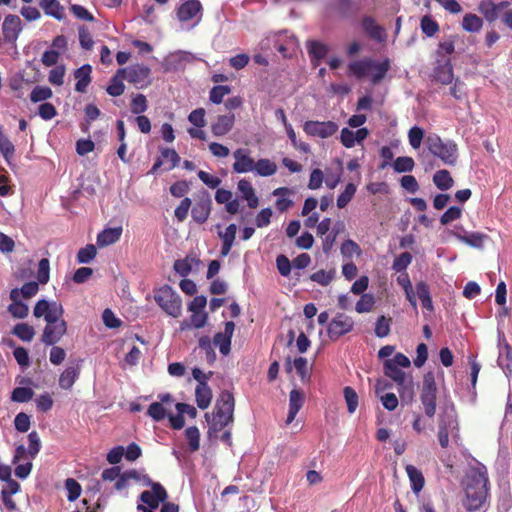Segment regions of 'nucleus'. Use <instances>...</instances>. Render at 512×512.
Returning <instances> with one entry per match:
<instances>
[{
	"label": "nucleus",
	"mask_w": 512,
	"mask_h": 512,
	"mask_svg": "<svg viewBox=\"0 0 512 512\" xmlns=\"http://www.w3.org/2000/svg\"><path fill=\"white\" fill-rule=\"evenodd\" d=\"M235 330L233 321L225 322L224 332H218L214 335L213 344L219 348L222 355L227 356L231 351V340Z\"/></svg>",
	"instance_id": "obj_17"
},
{
	"label": "nucleus",
	"mask_w": 512,
	"mask_h": 512,
	"mask_svg": "<svg viewBox=\"0 0 512 512\" xmlns=\"http://www.w3.org/2000/svg\"><path fill=\"white\" fill-rule=\"evenodd\" d=\"M202 5L199 0H186L177 8V18L182 29L190 30L201 21Z\"/></svg>",
	"instance_id": "obj_8"
},
{
	"label": "nucleus",
	"mask_w": 512,
	"mask_h": 512,
	"mask_svg": "<svg viewBox=\"0 0 512 512\" xmlns=\"http://www.w3.org/2000/svg\"><path fill=\"white\" fill-rule=\"evenodd\" d=\"M436 394L435 376L432 372H427L423 377L420 401L426 416L429 418H432L436 413Z\"/></svg>",
	"instance_id": "obj_9"
},
{
	"label": "nucleus",
	"mask_w": 512,
	"mask_h": 512,
	"mask_svg": "<svg viewBox=\"0 0 512 512\" xmlns=\"http://www.w3.org/2000/svg\"><path fill=\"white\" fill-rule=\"evenodd\" d=\"M354 327L353 319L343 313H338L328 324L327 334L333 341L351 332Z\"/></svg>",
	"instance_id": "obj_13"
},
{
	"label": "nucleus",
	"mask_w": 512,
	"mask_h": 512,
	"mask_svg": "<svg viewBox=\"0 0 512 512\" xmlns=\"http://www.w3.org/2000/svg\"><path fill=\"white\" fill-rule=\"evenodd\" d=\"M0 152L3 158L9 163L14 157L15 147L10 139L3 133L0 128Z\"/></svg>",
	"instance_id": "obj_42"
},
{
	"label": "nucleus",
	"mask_w": 512,
	"mask_h": 512,
	"mask_svg": "<svg viewBox=\"0 0 512 512\" xmlns=\"http://www.w3.org/2000/svg\"><path fill=\"white\" fill-rule=\"evenodd\" d=\"M421 29L422 32L428 37H432L439 30V26L435 20H433L429 16H424L421 19Z\"/></svg>",
	"instance_id": "obj_64"
},
{
	"label": "nucleus",
	"mask_w": 512,
	"mask_h": 512,
	"mask_svg": "<svg viewBox=\"0 0 512 512\" xmlns=\"http://www.w3.org/2000/svg\"><path fill=\"white\" fill-rule=\"evenodd\" d=\"M39 5L46 15L57 20H62L64 18V8L57 0H41Z\"/></svg>",
	"instance_id": "obj_34"
},
{
	"label": "nucleus",
	"mask_w": 512,
	"mask_h": 512,
	"mask_svg": "<svg viewBox=\"0 0 512 512\" xmlns=\"http://www.w3.org/2000/svg\"><path fill=\"white\" fill-rule=\"evenodd\" d=\"M237 226L234 223L229 224L224 231H218V236L221 239V250L220 255L222 257H226L235 242L236 239Z\"/></svg>",
	"instance_id": "obj_23"
},
{
	"label": "nucleus",
	"mask_w": 512,
	"mask_h": 512,
	"mask_svg": "<svg viewBox=\"0 0 512 512\" xmlns=\"http://www.w3.org/2000/svg\"><path fill=\"white\" fill-rule=\"evenodd\" d=\"M466 478L463 506L467 511L475 512L484 508L489 498L487 468L482 464H477L469 470Z\"/></svg>",
	"instance_id": "obj_2"
},
{
	"label": "nucleus",
	"mask_w": 512,
	"mask_h": 512,
	"mask_svg": "<svg viewBox=\"0 0 512 512\" xmlns=\"http://www.w3.org/2000/svg\"><path fill=\"white\" fill-rule=\"evenodd\" d=\"M34 396V391L29 387H17L11 394V400L17 403H26Z\"/></svg>",
	"instance_id": "obj_47"
},
{
	"label": "nucleus",
	"mask_w": 512,
	"mask_h": 512,
	"mask_svg": "<svg viewBox=\"0 0 512 512\" xmlns=\"http://www.w3.org/2000/svg\"><path fill=\"white\" fill-rule=\"evenodd\" d=\"M148 109V102L146 96L143 94H136L131 100V112L135 115H142Z\"/></svg>",
	"instance_id": "obj_54"
},
{
	"label": "nucleus",
	"mask_w": 512,
	"mask_h": 512,
	"mask_svg": "<svg viewBox=\"0 0 512 512\" xmlns=\"http://www.w3.org/2000/svg\"><path fill=\"white\" fill-rule=\"evenodd\" d=\"M427 148L432 155L441 159L447 165H454L458 157L457 145L452 141H442L437 135L429 136Z\"/></svg>",
	"instance_id": "obj_7"
},
{
	"label": "nucleus",
	"mask_w": 512,
	"mask_h": 512,
	"mask_svg": "<svg viewBox=\"0 0 512 512\" xmlns=\"http://www.w3.org/2000/svg\"><path fill=\"white\" fill-rule=\"evenodd\" d=\"M185 436L189 444L191 452H195L200 447V432L196 426L188 427L185 431Z\"/></svg>",
	"instance_id": "obj_50"
},
{
	"label": "nucleus",
	"mask_w": 512,
	"mask_h": 512,
	"mask_svg": "<svg viewBox=\"0 0 512 512\" xmlns=\"http://www.w3.org/2000/svg\"><path fill=\"white\" fill-rule=\"evenodd\" d=\"M50 278V263L47 258H42L38 263L37 280L40 284H47Z\"/></svg>",
	"instance_id": "obj_59"
},
{
	"label": "nucleus",
	"mask_w": 512,
	"mask_h": 512,
	"mask_svg": "<svg viewBox=\"0 0 512 512\" xmlns=\"http://www.w3.org/2000/svg\"><path fill=\"white\" fill-rule=\"evenodd\" d=\"M335 271H325V270H319L311 275V280L322 285L327 286L334 278Z\"/></svg>",
	"instance_id": "obj_63"
},
{
	"label": "nucleus",
	"mask_w": 512,
	"mask_h": 512,
	"mask_svg": "<svg viewBox=\"0 0 512 512\" xmlns=\"http://www.w3.org/2000/svg\"><path fill=\"white\" fill-rule=\"evenodd\" d=\"M412 255L409 252H403L398 257L395 258L392 264V270L400 273L406 271L408 266L412 262Z\"/></svg>",
	"instance_id": "obj_53"
},
{
	"label": "nucleus",
	"mask_w": 512,
	"mask_h": 512,
	"mask_svg": "<svg viewBox=\"0 0 512 512\" xmlns=\"http://www.w3.org/2000/svg\"><path fill=\"white\" fill-rule=\"evenodd\" d=\"M308 51L312 59H323L328 53V47L318 41L308 42Z\"/></svg>",
	"instance_id": "obj_49"
},
{
	"label": "nucleus",
	"mask_w": 512,
	"mask_h": 512,
	"mask_svg": "<svg viewBox=\"0 0 512 512\" xmlns=\"http://www.w3.org/2000/svg\"><path fill=\"white\" fill-rule=\"evenodd\" d=\"M357 191V187L353 183H348L345 189L337 197V207L342 209L345 208L354 197Z\"/></svg>",
	"instance_id": "obj_44"
},
{
	"label": "nucleus",
	"mask_w": 512,
	"mask_h": 512,
	"mask_svg": "<svg viewBox=\"0 0 512 512\" xmlns=\"http://www.w3.org/2000/svg\"><path fill=\"white\" fill-rule=\"evenodd\" d=\"M231 92V88L228 85H217L214 86L209 93V100L214 104H220L223 98Z\"/></svg>",
	"instance_id": "obj_51"
},
{
	"label": "nucleus",
	"mask_w": 512,
	"mask_h": 512,
	"mask_svg": "<svg viewBox=\"0 0 512 512\" xmlns=\"http://www.w3.org/2000/svg\"><path fill=\"white\" fill-rule=\"evenodd\" d=\"M167 497L165 488L160 483H154L151 490H145L140 494L141 504H138V510L156 512L160 503L165 502Z\"/></svg>",
	"instance_id": "obj_10"
},
{
	"label": "nucleus",
	"mask_w": 512,
	"mask_h": 512,
	"mask_svg": "<svg viewBox=\"0 0 512 512\" xmlns=\"http://www.w3.org/2000/svg\"><path fill=\"white\" fill-rule=\"evenodd\" d=\"M433 183L440 190H448L453 186V179L447 170H439L433 176Z\"/></svg>",
	"instance_id": "obj_39"
},
{
	"label": "nucleus",
	"mask_w": 512,
	"mask_h": 512,
	"mask_svg": "<svg viewBox=\"0 0 512 512\" xmlns=\"http://www.w3.org/2000/svg\"><path fill=\"white\" fill-rule=\"evenodd\" d=\"M508 6L505 1L495 3L492 0H482L478 4V11L488 22H494L499 17V13Z\"/></svg>",
	"instance_id": "obj_21"
},
{
	"label": "nucleus",
	"mask_w": 512,
	"mask_h": 512,
	"mask_svg": "<svg viewBox=\"0 0 512 512\" xmlns=\"http://www.w3.org/2000/svg\"><path fill=\"white\" fill-rule=\"evenodd\" d=\"M277 172V165L268 158H260L256 161L253 173L261 177H270Z\"/></svg>",
	"instance_id": "obj_32"
},
{
	"label": "nucleus",
	"mask_w": 512,
	"mask_h": 512,
	"mask_svg": "<svg viewBox=\"0 0 512 512\" xmlns=\"http://www.w3.org/2000/svg\"><path fill=\"white\" fill-rule=\"evenodd\" d=\"M119 75L120 74L117 72L116 75L112 77L110 84L106 89L107 93L113 97L122 95L125 90V85Z\"/></svg>",
	"instance_id": "obj_57"
},
{
	"label": "nucleus",
	"mask_w": 512,
	"mask_h": 512,
	"mask_svg": "<svg viewBox=\"0 0 512 512\" xmlns=\"http://www.w3.org/2000/svg\"><path fill=\"white\" fill-rule=\"evenodd\" d=\"M154 300L169 316L177 318L181 315V297L171 286L164 285L156 289L154 291Z\"/></svg>",
	"instance_id": "obj_6"
},
{
	"label": "nucleus",
	"mask_w": 512,
	"mask_h": 512,
	"mask_svg": "<svg viewBox=\"0 0 512 512\" xmlns=\"http://www.w3.org/2000/svg\"><path fill=\"white\" fill-rule=\"evenodd\" d=\"M390 68L388 59L383 61L364 58L353 61L348 65V75L357 79L368 78L372 84H378Z\"/></svg>",
	"instance_id": "obj_4"
},
{
	"label": "nucleus",
	"mask_w": 512,
	"mask_h": 512,
	"mask_svg": "<svg viewBox=\"0 0 512 512\" xmlns=\"http://www.w3.org/2000/svg\"><path fill=\"white\" fill-rule=\"evenodd\" d=\"M233 171L238 174H245L254 171L256 161L251 157L248 148H238L233 152Z\"/></svg>",
	"instance_id": "obj_15"
},
{
	"label": "nucleus",
	"mask_w": 512,
	"mask_h": 512,
	"mask_svg": "<svg viewBox=\"0 0 512 512\" xmlns=\"http://www.w3.org/2000/svg\"><path fill=\"white\" fill-rule=\"evenodd\" d=\"M486 238L487 235L480 232H465V235L461 236L460 242L470 247L480 249L483 247Z\"/></svg>",
	"instance_id": "obj_37"
},
{
	"label": "nucleus",
	"mask_w": 512,
	"mask_h": 512,
	"mask_svg": "<svg viewBox=\"0 0 512 512\" xmlns=\"http://www.w3.org/2000/svg\"><path fill=\"white\" fill-rule=\"evenodd\" d=\"M28 441L29 445L27 449L24 447V445H19L16 447L12 460L13 464L20 462L22 459L30 458V460H33L39 453L41 448V441L36 431L29 433Z\"/></svg>",
	"instance_id": "obj_14"
},
{
	"label": "nucleus",
	"mask_w": 512,
	"mask_h": 512,
	"mask_svg": "<svg viewBox=\"0 0 512 512\" xmlns=\"http://www.w3.org/2000/svg\"><path fill=\"white\" fill-rule=\"evenodd\" d=\"M338 168L336 170H332L330 168H326L325 173V184L329 189H334L340 183L342 178V166L341 162H338Z\"/></svg>",
	"instance_id": "obj_41"
},
{
	"label": "nucleus",
	"mask_w": 512,
	"mask_h": 512,
	"mask_svg": "<svg viewBox=\"0 0 512 512\" xmlns=\"http://www.w3.org/2000/svg\"><path fill=\"white\" fill-rule=\"evenodd\" d=\"M235 123L234 114L219 115L215 122L211 125L214 136L221 137L231 131Z\"/></svg>",
	"instance_id": "obj_24"
},
{
	"label": "nucleus",
	"mask_w": 512,
	"mask_h": 512,
	"mask_svg": "<svg viewBox=\"0 0 512 512\" xmlns=\"http://www.w3.org/2000/svg\"><path fill=\"white\" fill-rule=\"evenodd\" d=\"M122 234V227L106 228L97 236V245L105 247L116 243Z\"/></svg>",
	"instance_id": "obj_30"
},
{
	"label": "nucleus",
	"mask_w": 512,
	"mask_h": 512,
	"mask_svg": "<svg viewBox=\"0 0 512 512\" xmlns=\"http://www.w3.org/2000/svg\"><path fill=\"white\" fill-rule=\"evenodd\" d=\"M2 31L6 42H16L22 31V21L20 17L13 14L6 16L2 24Z\"/></svg>",
	"instance_id": "obj_18"
},
{
	"label": "nucleus",
	"mask_w": 512,
	"mask_h": 512,
	"mask_svg": "<svg viewBox=\"0 0 512 512\" xmlns=\"http://www.w3.org/2000/svg\"><path fill=\"white\" fill-rule=\"evenodd\" d=\"M91 72L92 67L89 64H84L74 71V77L77 80L75 90L77 92H86L88 85L91 83Z\"/></svg>",
	"instance_id": "obj_27"
},
{
	"label": "nucleus",
	"mask_w": 512,
	"mask_h": 512,
	"mask_svg": "<svg viewBox=\"0 0 512 512\" xmlns=\"http://www.w3.org/2000/svg\"><path fill=\"white\" fill-rule=\"evenodd\" d=\"M415 162L413 158L408 156H401L395 159L393 169L397 173L411 172L414 169Z\"/></svg>",
	"instance_id": "obj_46"
},
{
	"label": "nucleus",
	"mask_w": 512,
	"mask_h": 512,
	"mask_svg": "<svg viewBox=\"0 0 512 512\" xmlns=\"http://www.w3.org/2000/svg\"><path fill=\"white\" fill-rule=\"evenodd\" d=\"M364 31L374 40L382 42L386 38L384 29L378 25L375 20L369 16L364 17L362 21Z\"/></svg>",
	"instance_id": "obj_29"
},
{
	"label": "nucleus",
	"mask_w": 512,
	"mask_h": 512,
	"mask_svg": "<svg viewBox=\"0 0 512 512\" xmlns=\"http://www.w3.org/2000/svg\"><path fill=\"white\" fill-rule=\"evenodd\" d=\"M118 74H122L123 78L137 88H143L150 83L149 77L151 69L143 64H135L124 69H119Z\"/></svg>",
	"instance_id": "obj_11"
},
{
	"label": "nucleus",
	"mask_w": 512,
	"mask_h": 512,
	"mask_svg": "<svg viewBox=\"0 0 512 512\" xmlns=\"http://www.w3.org/2000/svg\"><path fill=\"white\" fill-rule=\"evenodd\" d=\"M483 27V20L476 14L468 13L462 20V28L470 33H477Z\"/></svg>",
	"instance_id": "obj_36"
},
{
	"label": "nucleus",
	"mask_w": 512,
	"mask_h": 512,
	"mask_svg": "<svg viewBox=\"0 0 512 512\" xmlns=\"http://www.w3.org/2000/svg\"><path fill=\"white\" fill-rule=\"evenodd\" d=\"M66 68L64 65H57L50 70L48 81L54 86H61L64 83Z\"/></svg>",
	"instance_id": "obj_56"
},
{
	"label": "nucleus",
	"mask_w": 512,
	"mask_h": 512,
	"mask_svg": "<svg viewBox=\"0 0 512 512\" xmlns=\"http://www.w3.org/2000/svg\"><path fill=\"white\" fill-rule=\"evenodd\" d=\"M82 360H77L75 365L68 366L59 376V386L64 390H70L77 381L81 371Z\"/></svg>",
	"instance_id": "obj_22"
},
{
	"label": "nucleus",
	"mask_w": 512,
	"mask_h": 512,
	"mask_svg": "<svg viewBox=\"0 0 512 512\" xmlns=\"http://www.w3.org/2000/svg\"><path fill=\"white\" fill-rule=\"evenodd\" d=\"M195 398L197 406L204 410L210 406L212 400V390L208 384H202L195 388Z\"/></svg>",
	"instance_id": "obj_35"
},
{
	"label": "nucleus",
	"mask_w": 512,
	"mask_h": 512,
	"mask_svg": "<svg viewBox=\"0 0 512 512\" xmlns=\"http://www.w3.org/2000/svg\"><path fill=\"white\" fill-rule=\"evenodd\" d=\"M325 179V173L319 168L313 169L310 173L308 188L310 190H317L321 188Z\"/></svg>",
	"instance_id": "obj_62"
},
{
	"label": "nucleus",
	"mask_w": 512,
	"mask_h": 512,
	"mask_svg": "<svg viewBox=\"0 0 512 512\" xmlns=\"http://www.w3.org/2000/svg\"><path fill=\"white\" fill-rule=\"evenodd\" d=\"M65 489L67 491V499L70 502L77 500L82 491L80 484L73 478L66 479Z\"/></svg>",
	"instance_id": "obj_55"
},
{
	"label": "nucleus",
	"mask_w": 512,
	"mask_h": 512,
	"mask_svg": "<svg viewBox=\"0 0 512 512\" xmlns=\"http://www.w3.org/2000/svg\"><path fill=\"white\" fill-rule=\"evenodd\" d=\"M406 473L411 483V489L415 494H418L424 487L425 480L422 472L413 465H407Z\"/></svg>",
	"instance_id": "obj_31"
},
{
	"label": "nucleus",
	"mask_w": 512,
	"mask_h": 512,
	"mask_svg": "<svg viewBox=\"0 0 512 512\" xmlns=\"http://www.w3.org/2000/svg\"><path fill=\"white\" fill-rule=\"evenodd\" d=\"M12 333L22 341L30 342L34 335V328L26 323H18L14 326Z\"/></svg>",
	"instance_id": "obj_43"
},
{
	"label": "nucleus",
	"mask_w": 512,
	"mask_h": 512,
	"mask_svg": "<svg viewBox=\"0 0 512 512\" xmlns=\"http://www.w3.org/2000/svg\"><path fill=\"white\" fill-rule=\"evenodd\" d=\"M340 251L344 258H352L354 255L360 256L362 253L360 246L350 239L341 244Z\"/></svg>",
	"instance_id": "obj_52"
},
{
	"label": "nucleus",
	"mask_w": 512,
	"mask_h": 512,
	"mask_svg": "<svg viewBox=\"0 0 512 512\" xmlns=\"http://www.w3.org/2000/svg\"><path fill=\"white\" fill-rule=\"evenodd\" d=\"M458 432V420L455 407L452 403H445L441 407L438 424V440L442 448L449 445V436Z\"/></svg>",
	"instance_id": "obj_5"
},
{
	"label": "nucleus",
	"mask_w": 512,
	"mask_h": 512,
	"mask_svg": "<svg viewBox=\"0 0 512 512\" xmlns=\"http://www.w3.org/2000/svg\"><path fill=\"white\" fill-rule=\"evenodd\" d=\"M305 395L299 389H293L289 395V411L286 419L291 424L304 404Z\"/></svg>",
	"instance_id": "obj_25"
},
{
	"label": "nucleus",
	"mask_w": 512,
	"mask_h": 512,
	"mask_svg": "<svg viewBox=\"0 0 512 512\" xmlns=\"http://www.w3.org/2000/svg\"><path fill=\"white\" fill-rule=\"evenodd\" d=\"M52 96H53V92H52L51 88H49L47 86H36L31 91L30 100L33 103H38V102L46 101V100L50 99Z\"/></svg>",
	"instance_id": "obj_48"
},
{
	"label": "nucleus",
	"mask_w": 512,
	"mask_h": 512,
	"mask_svg": "<svg viewBox=\"0 0 512 512\" xmlns=\"http://www.w3.org/2000/svg\"><path fill=\"white\" fill-rule=\"evenodd\" d=\"M10 299L12 303L8 306L9 313L18 319H23L28 315V306L19 298L18 288H14L10 292Z\"/></svg>",
	"instance_id": "obj_26"
},
{
	"label": "nucleus",
	"mask_w": 512,
	"mask_h": 512,
	"mask_svg": "<svg viewBox=\"0 0 512 512\" xmlns=\"http://www.w3.org/2000/svg\"><path fill=\"white\" fill-rule=\"evenodd\" d=\"M212 201L208 194L200 198L191 209V216L198 224H203L211 213Z\"/></svg>",
	"instance_id": "obj_20"
},
{
	"label": "nucleus",
	"mask_w": 512,
	"mask_h": 512,
	"mask_svg": "<svg viewBox=\"0 0 512 512\" xmlns=\"http://www.w3.org/2000/svg\"><path fill=\"white\" fill-rule=\"evenodd\" d=\"M498 347H499V356L497 359V363L499 367L502 368L504 374L507 378L512 375V349L510 345L506 342L505 336L503 333H498Z\"/></svg>",
	"instance_id": "obj_16"
},
{
	"label": "nucleus",
	"mask_w": 512,
	"mask_h": 512,
	"mask_svg": "<svg viewBox=\"0 0 512 512\" xmlns=\"http://www.w3.org/2000/svg\"><path fill=\"white\" fill-rule=\"evenodd\" d=\"M147 415L154 421L159 422L166 417V409L160 402H153L147 410Z\"/></svg>",
	"instance_id": "obj_60"
},
{
	"label": "nucleus",
	"mask_w": 512,
	"mask_h": 512,
	"mask_svg": "<svg viewBox=\"0 0 512 512\" xmlns=\"http://www.w3.org/2000/svg\"><path fill=\"white\" fill-rule=\"evenodd\" d=\"M32 461L33 460H30V458H27L22 459L20 462L16 463L14 470L15 476L20 479H26L31 473L33 467Z\"/></svg>",
	"instance_id": "obj_58"
},
{
	"label": "nucleus",
	"mask_w": 512,
	"mask_h": 512,
	"mask_svg": "<svg viewBox=\"0 0 512 512\" xmlns=\"http://www.w3.org/2000/svg\"><path fill=\"white\" fill-rule=\"evenodd\" d=\"M384 374L391 378L400 388L406 390L412 386L411 379L401 370L400 367L395 366L392 362H384Z\"/></svg>",
	"instance_id": "obj_19"
},
{
	"label": "nucleus",
	"mask_w": 512,
	"mask_h": 512,
	"mask_svg": "<svg viewBox=\"0 0 512 512\" xmlns=\"http://www.w3.org/2000/svg\"><path fill=\"white\" fill-rule=\"evenodd\" d=\"M33 314L36 318L43 317L46 326L43 329L41 341L52 346L58 343L67 332V323L62 319L63 306L56 301L38 300L34 306Z\"/></svg>",
	"instance_id": "obj_1"
},
{
	"label": "nucleus",
	"mask_w": 512,
	"mask_h": 512,
	"mask_svg": "<svg viewBox=\"0 0 512 512\" xmlns=\"http://www.w3.org/2000/svg\"><path fill=\"white\" fill-rule=\"evenodd\" d=\"M199 348H201L205 354L206 359L209 363H213L216 359V353L213 349V344L208 336H202L199 339Z\"/></svg>",
	"instance_id": "obj_61"
},
{
	"label": "nucleus",
	"mask_w": 512,
	"mask_h": 512,
	"mask_svg": "<svg viewBox=\"0 0 512 512\" xmlns=\"http://www.w3.org/2000/svg\"><path fill=\"white\" fill-rule=\"evenodd\" d=\"M416 293L421 300L422 306L429 311L433 310V303L430 296L429 286L425 282H419L416 285Z\"/></svg>",
	"instance_id": "obj_40"
},
{
	"label": "nucleus",
	"mask_w": 512,
	"mask_h": 512,
	"mask_svg": "<svg viewBox=\"0 0 512 512\" xmlns=\"http://www.w3.org/2000/svg\"><path fill=\"white\" fill-rule=\"evenodd\" d=\"M289 193H291V191L287 187H279L273 191V195L278 197V199L276 200V203H275L278 211L284 212L292 206V204H293L292 200L283 197Z\"/></svg>",
	"instance_id": "obj_38"
},
{
	"label": "nucleus",
	"mask_w": 512,
	"mask_h": 512,
	"mask_svg": "<svg viewBox=\"0 0 512 512\" xmlns=\"http://www.w3.org/2000/svg\"><path fill=\"white\" fill-rule=\"evenodd\" d=\"M434 77L442 84H450L453 81V67L449 59L435 68Z\"/></svg>",
	"instance_id": "obj_33"
},
{
	"label": "nucleus",
	"mask_w": 512,
	"mask_h": 512,
	"mask_svg": "<svg viewBox=\"0 0 512 512\" xmlns=\"http://www.w3.org/2000/svg\"><path fill=\"white\" fill-rule=\"evenodd\" d=\"M234 407L233 394L227 390L222 391L216 400L212 414L205 415L209 424V433L219 432L233 421Z\"/></svg>",
	"instance_id": "obj_3"
},
{
	"label": "nucleus",
	"mask_w": 512,
	"mask_h": 512,
	"mask_svg": "<svg viewBox=\"0 0 512 512\" xmlns=\"http://www.w3.org/2000/svg\"><path fill=\"white\" fill-rule=\"evenodd\" d=\"M304 132L311 137L326 139L334 135L338 130L337 123L333 121H306L303 125Z\"/></svg>",
	"instance_id": "obj_12"
},
{
	"label": "nucleus",
	"mask_w": 512,
	"mask_h": 512,
	"mask_svg": "<svg viewBox=\"0 0 512 512\" xmlns=\"http://www.w3.org/2000/svg\"><path fill=\"white\" fill-rule=\"evenodd\" d=\"M343 395H344V399H345V402L347 405V410H348L349 414L355 413V411L358 408V403H359V398H358L356 391L352 387L346 386L343 389Z\"/></svg>",
	"instance_id": "obj_45"
},
{
	"label": "nucleus",
	"mask_w": 512,
	"mask_h": 512,
	"mask_svg": "<svg viewBox=\"0 0 512 512\" xmlns=\"http://www.w3.org/2000/svg\"><path fill=\"white\" fill-rule=\"evenodd\" d=\"M237 189L250 208H256L259 205V199L250 181L246 179L239 180Z\"/></svg>",
	"instance_id": "obj_28"
}]
</instances>
